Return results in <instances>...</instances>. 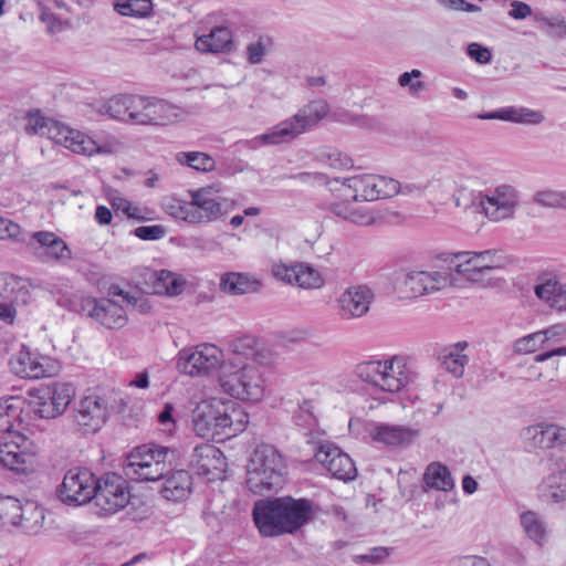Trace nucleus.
I'll list each match as a JSON object with an SVG mask.
<instances>
[{
    "mask_svg": "<svg viewBox=\"0 0 566 566\" xmlns=\"http://www.w3.org/2000/svg\"><path fill=\"white\" fill-rule=\"evenodd\" d=\"M249 416L241 406L219 398L203 400L192 412L196 434L207 440L222 441L243 432Z\"/></svg>",
    "mask_w": 566,
    "mask_h": 566,
    "instance_id": "f03ea898",
    "label": "nucleus"
},
{
    "mask_svg": "<svg viewBox=\"0 0 566 566\" xmlns=\"http://www.w3.org/2000/svg\"><path fill=\"white\" fill-rule=\"evenodd\" d=\"M355 375L368 385L369 410L386 405L389 391V360H370L358 364Z\"/></svg>",
    "mask_w": 566,
    "mask_h": 566,
    "instance_id": "9b49d317",
    "label": "nucleus"
},
{
    "mask_svg": "<svg viewBox=\"0 0 566 566\" xmlns=\"http://www.w3.org/2000/svg\"><path fill=\"white\" fill-rule=\"evenodd\" d=\"M328 104L324 99H315L304 105L297 113L256 136L251 143L261 145H281L291 143L300 135L315 127L328 114Z\"/></svg>",
    "mask_w": 566,
    "mask_h": 566,
    "instance_id": "20e7f679",
    "label": "nucleus"
},
{
    "mask_svg": "<svg viewBox=\"0 0 566 566\" xmlns=\"http://www.w3.org/2000/svg\"><path fill=\"white\" fill-rule=\"evenodd\" d=\"M321 159L333 168L342 169L352 166V159L337 149H328L321 153Z\"/></svg>",
    "mask_w": 566,
    "mask_h": 566,
    "instance_id": "4d7b16f0",
    "label": "nucleus"
},
{
    "mask_svg": "<svg viewBox=\"0 0 566 566\" xmlns=\"http://www.w3.org/2000/svg\"><path fill=\"white\" fill-rule=\"evenodd\" d=\"M274 45L270 35L262 34L256 40L250 42L245 48V59L252 65L261 64L265 56L272 51Z\"/></svg>",
    "mask_w": 566,
    "mask_h": 566,
    "instance_id": "de8ad7c7",
    "label": "nucleus"
},
{
    "mask_svg": "<svg viewBox=\"0 0 566 566\" xmlns=\"http://www.w3.org/2000/svg\"><path fill=\"white\" fill-rule=\"evenodd\" d=\"M25 130L31 135L46 137L55 144L70 149L72 153L84 156H93L95 154L111 155L122 148V143L115 137H108L102 144H97L85 133L42 116L39 113L29 114Z\"/></svg>",
    "mask_w": 566,
    "mask_h": 566,
    "instance_id": "7ed1b4c3",
    "label": "nucleus"
},
{
    "mask_svg": "<svg viewBox=\"0 0 566 566\" xmlns=\"http://www.w3.org/2000/svg\"><path fill=\"white\" fill-rule=\"evenodd\" d=\"M468 54L479 63H488L491 60V52L489 49L480 45L479 43H471L468 46Z\"/></svg>",
    "mask_w": 566,
    "mask_h": 566,
    "instance_id": "69168bd1",
    "label": "nucleus"
},
{
    "mask_svg": "<svg viewBox=\"0 0 566 566\" xmlns=\"http://www.w3.org/2000/svg\"><path fill=\"white\" fill-rule=\"evenodd\" d=\"M185 116L186 112L176 104L157 97L139 95L138 114H135V124L166 126L184 119Z\"/></svg>",
    "mask_w": 566,
    "mask_h": 566,
    "instance_id": "f8f14e48",
    "label": "nucleus"
},
{
    "mask_svg": "<svg viewBox=\"0 0 566 566\" xmlns=\"http://www.w3.org/2000/svg\"><path fill=\"white\" fill-rule=\"evenodd\" d=\"M285 460L276 447L259 444L247 467V486L254 494L273 491L283 484Z\"/></svg>",
    "mask_w": 566,
    "mask_h": 566,
    "instance_id": "39448f33",
    "label": "nucleus"
},
{
    "mask_svg": "<svg viewBox=\"0 0 566 566\" xmlns=\"http://www.w3.org/2000/svg\"><path fill=\"white\" fill-rule=\"evenodd\" d=\"M525 436L535 448L553 449L566 446V428L555 423H539L526 428Z\"/></svg>",
    "mask_w": 566,
    "mask_h": 566,
    "instance_id": "bb28decb",
    "label": "nucleus"
},
{
    "mask_svg": "<svg viewBox=\"0 0 566 566\" xmlns=\"http://www.w3.org/2000/svg\"><path fill=\"white\" fill-rule=\"evenodd\" d=\"M421 74L422 73H402V75L399 77V84L403 87L410 86V91L413 94H417L424 87L423 82L420 81Z\"/></svg>",
    "mask_w": 566,
    "mask_h": 566,
    "instance_id": "680f3d73",
    "label": "nucleus"
},
{
    "mask_svg": "<svg viewBox=\"0 0 566 566\" xmlns=\"http://www.w3.org/2000/svg\"><path fill=\"white\" fill-rule=\"evenodd\" d=\"M271 274L280 282L301 289H318L324 282L317 270L308 264L298 262H275L271 266Z\"/></svg>",
    "mask_w": 566,
    "mask_h": 566,
    "instance_id": "6ab92c4d",
    "label": "nucleus"
},
{
    "mask_svg": "<svg viewBox=\"0 0 566 566\" xmlns=\"http://www.w3.org/2000/svg\"><path fill=\"white\" fill-rule=\"evenodd\" d=\"M373 298L374 293L368 286H349L337 300L340 316L345 319L364 316L369 311Z\"/></svg>",
    "mask_w": 566,
    "mask_h": 566,
    "instance_id": "4be33fe9",
    "label": "nucleus"
},
{
    "mask_svg": "<svg viewBox=\"0 0 566 566\" xmlns=\"http://www.w3.org/2000/svg\"><path fill=\"white\" fill-rule=\"evenodd\" d=\"M134 234L140 240L155 241L165 237L166 228L161 224L142 226L134 230Z\"/></svg>",
    "mask_w": 566,
    "mask_h": 566,
    "instance_id": "13d9d810",
    "label": "nucleus"
},
{
    "mask_svg": "<svg viewBox=\"0 0 566 566\" xmlns=\"http://www.w3.org/2000/svg\"><path fill=\"white\" fill-rule=\"evenodd\" d=\"M20 226L9 219L0 217V240L15 238L20 233Z\"/></svg>",
    "mask_w": 566,
    "mask_h": 566,
    "instance_id": "338daca9",
    "label": "nucleus"
},
{
    "mask_svg": "<svg viewBox=\"0 0 566 566\" xmlns=\"http://www.w3.org/2000/svg\"><path fill=\"white\" fill-rule=\"evenodd\" d=\"M189 202H177L176 218L189 223L214 221L227 214L235 207V201L224 198L214 186L203 187L190 192Z\"/></svg>",
    "mask_w": 566,
    "mask_h": 566,
    "instance_id": "423d86ee",
    "label": "nucleus"
},
{
    "mask_svg": "<svg viewBox=\"0 0 566 566\" xmlns=\"http://www.w3.org/2000/svg\"><path fill=\"white\" fill-rule=\"evenodd\" d=\"M28 399H24V408L29 413H34L39 418L53 419L60 416L56 406L51 400L49 388L41 386L28 390Z\"/></svg>",
    "mask_w": 566,
    "mask_h": 566,
    "instance_id": "473e14b6",
    "label": "nucleus"
},
{
    "mask_svg": "<svg viewBox=\"0 0 566 566\" xmlns=\"http://www.w3.org/2000/svg\"><path fill=\"white\" fill-rule=\"evenodd\" d=\"M175 159L179 165L190 167L197 171L208 172L216 168V160L202 151H179Z\"/></svg>",
    "mask_w": 566,
    "mask_h": 566,
    "instance_id": "49530a36",
    "label": "nucleus"
},
{
    "mask_svg": "<svg viewBox=\"0 0 566 566\" xmlns=\"http://www.w3.org/2000/svg\"><path fill=\"white\" fill-rule=\"evenodd\" d=\"M169 450L156 444H143L135 448L126 458L123 469L125 475L134 481H156L164 476Z\"/></svg>",
    "mask_w": 566,
    "mask_h": 566,
    "instance_id": "6e6552de",
    "label": "nucleus"
},
{
    "mask_svg": "<svg viewBox=\"0 0 566 566\" xmlns=\"http://www.w3.org/2000/svg\"><path fill=\"white\" fill-rule=\"evenodd\" d=\"M22 503L23 502L12 496L0 497V523L2 525L14 526Z\"/></svg>",
    "mask_w": 566,
    "mask_h": 566,
    "instance_id": "603ef678",
    "label": "nucleus"
},
{
    "mask_svg": "<svg viewBox=\"0 0 566 566\" xmlns=\"http://www.w3.org/2000/svg\"><path fill=\"white\" fill-rule=\"evenodd\" d=\"M293 420L295 424L302 428H312L316 424V417L314 413L313 401L305 399L298 405L297 410L294 411Z\"/></svg>",
    "mask_w": 566,
    "mask_h": 566,
    "instance_id": "5fc2aeb1",
    "label": "nucleus"
},
{
    "mask_svg": "<svg viewBox=\"0 0 566 566\" xmlns=\"http://www.w3.org/2000/svg\"><path fill=\"white\" fill-rule=\"evenodd\" d=\"M139 95H117L108 99L99 108V113L124 123L135 124V114H138Z\"/></svg>",
    "mask_w": 566,
    "mask_h": 566,
    "instance_id": "c756f323",
    "label": "nucleus"
},
{
    "mask_svg": "<svg viewBox=\"0 0 566 566\" xmlns=\"http://www.w3.org/2000/svg\"><path fill=\"white\" fill-rule=\"evenodd\" d=\"M542 497L549 503L566 501V469L548 474L541 485Z\"/></svg>",
    "mask_w": 566,
    "mask_h": 566,
    "instance_id": "ea45409f",
    "label": "nucleus"
},
{
    "mask_svg": "<svg viewBox=\"0 0 566 566\" xmlns=\"http://www.w3.org/2000/svg\"><path fill=\"white\" fill-rule=\"evenodd\" d=\"M520 520L526 536L539 547L544 546L547 541V528L539 515L527 511L521 514Z\"/></svg>",
    "mask_w": 566,
    "mask_h": 566,
    "instance_id": "a18cd8bd",
    "label": "nucleus"
},
{
    "mask_svg": "<svg viewBox=\"0 0 566 566\" xmlns=\"http://www.w3.org/2000/svg\"><path fill=\"white\" fill-rule=\"evenodd\" d=\"M108 408L104 398L92 395L83 398L76 409L75 421L86 431L95 432L106 421Z\"/></svg>",
    "mask_w": 566,
    "mask_h": 566,
    "instance_id": "b1692460",
    "label": "nucleus"
},
{
    "mask_svg": "<svg viewBox=\"0 0 566 566\" xmlns=\"http://www.w3.org/2000/svg\"><path fill=\"white\" fill-rule=\"evenodd\" d=\"M151 279L154 293L169 296L180 294L186 284V281L180 275L168 270L155 271Z\"/></svg>",
    "mask_w": 566,
    "mask_h": 566,
    "instance_id": "79ce46f5",
    "label": "nucleus"
},
{
    "mask_svg": "<svg viewBox=\"0 0 566 566\" xmlns=\"http://www.w3.org/2000/svg\"><path fill=\"white\" fill-rule=\"evenodd\" d=\"M192 491V476L186 470L172 472L165 481L163 496L169 501H182Z\"/></svg>",
    "mask_w": 566,
    "mask_h": 566,
    "instance_id": "e433bc0d",
    "label": "nucleus"
},
{
    "mask_svg": "<svg viewBox=\"0 0 566 566\" xmlns=\"http://www.w3.org/2000/svg\"><path fill=\"white\" fill-rule=\"evenodd\" d=\"M130 499L127 482L116 473H107L96 482L93 500L101 512L113 514L124 509Z\"/></svg>",
    "mask_w": 566,
    "mask_h": 566,
    "instance_id": "dca6fc26",
    "label": "nucleus"
},
{
    "mask_svg": "<svg viewBox=\"0 0 566 566\" xmlns=\"http://www.w3.org/2000/svg\"><path fill=\"white\" fill-rule=\"evenodd\" d=\"M0 297L11 304L23 303L29 300L28 282L19 276L8 273L0 274Z\"/></svg>",
    "mask_w": 566,
    "mask_h": 566,
    "instance_id": "4c0bfd02",
    "label": "nucleus"
},
{
    "mask_svg": "<svg viewBox=\"0 0 566 566\" xmlns=\"http://www.w3.org/2000/svg\"><path fill=\"white\" fill-rule=\"evenodd\" d=\"M24 399L10 396L0 399V432L17 433V439L24 442L20 431L23 429L22 413Z\"/></svg>",
    "mask_w": 566,
    "mask_h": 566,
    "instance_id": "393cba45",
    "label": "nucleus"
},
{
    "mask_svg": "<svg viewBox=\"0 0 566 566\" xmlns=\"http://www.w3.org/2000/svg\"><path fill=\"white\" fill-rule=\"evenodd\" d=\"M439 3L454 11L478 12L481 10L480 7L469 3L465 0H439Z\"/></svg>",
    "mask_w": 566,
    "mask_h": 566,
    "instance_id": "0e129e2a",
    "label": "nucleus"
},
{
    "mask_svg": "<svg viewBox=\"0 0 566 566\" xmlns=\"http://www.w3.org/2000/svg\"><path fill=\"white\" fill-rule=\"evenodd\" d=\"M451 269L457 277L463 276L470 282H481L491 270L501 268L505 261L504 254L499 249L484 251H464L450 256Z\"/></svg>",
    "mask_w": 566,
    "mask_h": 566,
    "instance_id": "9d476101",
    "label": "nucleus"
},
{
    "mask_svg": "<svg viewBox=\"0 0 566 566\" xmlns=\"http://www.w3.org/2000/svg\"><path fill=\"white\" fill-rule=\"evenodd\" d=\"M111 298L120 297V304H124L125 307H135L138 304L137 297L130 294L127 291H124L118 285H111L108 287V296Z\"/></svg>",
    "mask_w": 566,
    "mask_h": 566,
    "instance_id": "bf43d9fd",
    "label": "nucleus"
},
{
    "mask_svg": "<svg viewBox=\"0 0 566 566\" xmlns=\"http://www.w3.org/2000/svg\"><path fill=\"white\" fill-rule=\"evenodd\" d=\"M388 554L389 553L387 547H374L367 554L356 555L354 560L356 563L367 562L370 564H378L379 562L384 560Z\"/></svg>",
    "mask_w": 566,
    "mask_h": 566,
    "instance_id": "052dcab7",
    "label": "nucleus"
},
{
    "mask_svg": "<svg viewBox=\"0 0 566 566\" xmlns=\"http://www.w3.org/2000/svg\"><path fill=\"white\" fill-rule=\"evenodd\" d=\"M313 504L307 499L283 496L254 504L253 518L263 536L293 534L311 518Z\"/></svg>",
    "mask_w": 566,
    "mask_h": 566,
    "instance_id": "f257e3e1",
    "label": "nucleus"
},
{
    "mask_svg": "<svg viewBox=\"0 0 566 566\" xmlns=\"http://www.w3.org/2000/svg\"><path fill=\"white\" fill-rule=\"evenodd\" d=\"M480 205L491 221L513 219L520 206V192L515 187L503 184L482 195Z\"/></svg>",
    "mask_w": 566,
    "mask_h": 566,
    "instance_id": "2eb2a0df",
    "label": "nucleus"
},
{
    "mask_svg": "<svg viewBox=\"0 0 566 566\" xmlns=\"http://www.w3.org/2000/svg\"><path fill=\"white\" fill-rule=\"evenodd\" d=\"M228 365L224 361L223 352L216 345L203 343L193 347L184 348L177 358L178 369L191 377L210 376Z\"/></svg>",
    "mask_w": 566,
    "mask_h": 566,
    "instance_id": "1a4fd4ad",
    "label": "nucleus"
},
{
    "mask_svg": "<svg viewBox=\"0 0 566 566\" xmlns=\"http://www.w3.org/2000/svg\"><path fill=\"white\" fill-rule=\"evenodd\" d=\"M45 510L34 501H24L19 510L14 526L27 534H38L42 531Z\"/></svg>",
    "mask_w": 566,
    "mask_h": 566,
    "instance_id": "f704fd0d",
    "label": "nucleus"
},
{
    "mask_svg": "<svg viewBox=\"0 0 566 566\" xmlns=\"http://www.w3.org/2000/svg\"><path fill=\"white\" fill-rule=\"evenodd\" d=\"M81 306L86 316L108 329H120L128 322L127 312L129 308L115 298L86 297L82 300Z\"/></svg>",
    "mask_w": 566,
    "mask_h": 566,
    "instance_id": "4468645a",
    "label": "nucleus"
},
{
    "mask_svg": "<svg viewBox=\"0 0 566 566\" xmlns=\"http://www.w3.org/2000/svg\"><path fill=\"white\" fill-rule=\"evenodd\" d=\"M340 184V196L346 201H374L386 197L388 188L385 177L370 174L344 178Z\"/></svg>",
    "mask_w": 566,
    "mask_h": 566,
    "instance_id": "f3484780",
    "label": "nucleus"
},
{
    "mask_svg": "<svg viewBox=\"0 0 566 566\" xmlns=\"http://www.w3.org/2000/svg\"><path fill=\"white\" fill-rule=\"evenodd\" d=\"M0 464L17 473L34 472L39 465L34 452L22 449L18 441H6L0 444Z\"/></svg>",
    "mask_w": 566,
    "mask_h": 566,
    "instance_id": "5701e85b",
    "label": "nucleus"
},
{
    "mask_svg": "<svg viewBox=\"0 0 566 566\" xmlns=\"http://www.w3.org/2000/svg\"><path fill=\"white\" fill-rule=\"evenodd\" d=\"M428 185L422 182H409V181H398L391 178V197L402 196V197H420L427 189Z\"/></svg>",
    "mask_w": 566,
    "mask_h": 566,
    "instance_id": "864d4df0",
    "label": "nucleus"
},
{
    "mask_svg": "<svg viewBox=\"0 0 566 566\" xmlns=\"http://www.w3.org/2000/svg\"><path fill=\"white\" fill-rule=\"evenodd\" d=\"M446 266L431 271H417L420 281L421 296L438 292L448 286H459V279L451 269L450 256L444 260Z\"/></svg>",
    "mask_w": 566,
    "mask_h": 566,
    "instance_id": "a878e982",
    "label": "nucleus"
},
{
    "mask_svg": "<svg viewBox=\"0 0 566 566\" xmlns=\"http://www.w3.org/2000/svg\"><path fill=\"white\" fill-rule=\"evenodd\" d=\"M191 465L200 475L209 480L221 479L226 472L227 461L223 453L213 444L202 443L195 448Z\"/></svg>",
    "mask_w": 566,
    "mask_h": 566,
    "instance_id": "412c9836",
    "label": "nucleus"
},
{
    "mask_svg": "<svg viewBox=\"0 0 566 566\" xmlns=\"http://www.w3.org/2000/svg\"><path fill=\"white\" fill-rule=\"evenodd\" d=\"M423 481L427 486L438 491L449 492L454 488L450 470L440 462H432L427 467Z\"/></svg>",
    "mask_w": 566,
    "mask_h": 566,
    "instance_id": "37998d69",
    "label": "nucleus"
},
{
    "mask_svg": "<svg viewBox=\"0 0 566 566\" xmlns=\"http://www.w3.org/2000/svg\"><path fill=\"white\" fill-rule=\"evenodd\" d=\"M233 44L232 31L224 25L212 28L209 33L199 35L196 49L202 53H221L230 51Z\"/></svg>",
    "mask_w": 566,
    "mask_h": 566,
    "instance_id": "7c9ffc66",
    "label": "nucleus"
},
{
    "mask_svg": "<svg viewBox=\"0 0 566 566\" xmlns=\"http://www.w3.org/2000/svg\"><path fill=\"white\" fill-rule=\"evenodd\" d=\"M476 117L480 119H500L524 125H539L545 120L543 112L523 106H506L493 112L481 113Z\"/></svg>",
    "mask_w": 566,
    "mask_h": 566,
    "instance_id": "c85d7f7f",
    "label": "nucleus"
},
{
    "mask_svg": "<svg viewBox=\"0 0 566 566\" xmlns=\"http://www.w3.org/2000/svg\"><path fill=\"white\" fill-rule=\"evenodd\" d=\"M12 371L21 378L39 379L53 376L55 364L46 356L21 349L11 360Z\"/></svg>",
    "mask_w": 566,
    "mask_h": 566,
    "instance_id": "aec40b11",
    "label": "nucleus"
},
{
    "mask_svg": "<svg viewBox=\"0 0 566 566\" xmlns=\"http://www.w3.org/2000/svg\"><path fill=\"white\" fill-rule=\"evenodd\" d=\"M512 10L509 12V15L513 19L522 20L526 19L532 14L531 7L522 1H513L512 2Z\"/></svg>",
    "mask_w": 566,
    "mask_h": 566,
    "instance_id": "774afa93",
    "label": "nucleus"
},
{
    "mask_svg": "<svg viewBox=\"0 0 566 566\" xmlns=\"http://www.w3.org/2000/svg\"><path fill=\"white\" fill-rule=\"evenodd\" d=\"M32 238L42 249L41 256L48 261L66 262L72 258L67 244L53 232L38 231L32 234Z\"/></svg>",
    "mask_w": 566,
    "mask_h": 566,
    "instance_id": "2f4dec72",
    "label": "nucleus"
},
{
    "mask_svg": "<svg viewBox=\"0 0 566 566\" xmlns=\"http://www.w3.org/2000/svg\"><path fill=\"white\" fill-rule=\"evenodd\" d=\"M468 347L467 342H459L449 348H446L441 355L442 366L454 377L460 378L464 374V367L469 363V357L463 354Z\"/></svg>",
    "mask_w": 566,
    "mask_h": 566,
    "instance_id": "a19ab883",
    "label": "nucleus"
},
{
    "mask_svg": "<svg viewBox=\"0 0 566 566\" xmlns=\"http://www.w3.org/2000/svg\"><path fill=\"white\" fill-rule=\"evenodd\" d=\"M533 201L537 206L551 209H566V191L545 188L536 191Z\"/></svg>",
    "mask_w": 566,
    "mask_h": 566,
    "instance_id": "09e8293b",
    "label": "nucleus"
},
{
    "mask_svg": "<svg viewBox=\"0 0 566 566\" xmlns=\"http://www.w3.org/2000/svg\"><path fill=\"white\" fill-rule=\"evenodd\" d=\"M96 482L94 474L87 469H71L57 488V496L69 505L86 504L93 500Z\"/></svg>",
    "mask_w": 566,
    "mask_h": 566,
    "instance_id": "ddd939ff",
    "label": "nucleus"
},
{
    "mask_svg": "<svg viewBox=\"0 0 566 566\" xmlns=\"http://www.w3.org/2000/svg\"><path fill=\"white\" fill-rule=\"evenodd\" d=\"M40 20L46 23L48 31L52 34L62 30L61 20L45 7H41Z\"/></svg>",
    "mask_w": 566,
    "mask_h": 566,
    "instance_id": "e2e57ef3",
    "label": "nucleus"
},
{
    "mask_svg": "<svg viewBox=\"0 0 566 566\" xmlns=\"http://www.w3.org/2000/svg\"><path fill=\"white\" fill-rule=\"evenodd\" d=\"M534 292L551 308L558 312L566 311V283L562 284L555 279H546L535 286Z\"/></svg>",
    "mask_w": 566,
    "mask_h": 566,
    "instance_id": "c9c22d12",
    "label": "nucleus"
},
{
    "mask_svg": "<svg viewBox=\"0 0 566 566\" xmlns=\"http://www.w3.org/2000/svg\"><path fill=\"white\" fill-rule=\"evenodd\" d=\"M418 437V429L405 426H391V447H408L413 443Z\"/></svg>",
    "mask_w": 566,
    "mask_h": 566,
    "instance_id": "6e6d98bb",
    "label": "nucleus"
},
{
    "mask_svg": "<svg viewBox=\"0 0 566 566\" xmlns=\"http://www.w3.org/2000/svg\"><path fill=\"white\" fill-rule=\"evenodd\" d=\"M222 392L244 401H259L264 395V379L254 365L238 367L231 363L222 367L218 378Z\"/></svg>",
    "mask_w": 566,
    "mask_h": 566,
    "instance_id": "0eeeda50",
    "label": "nucleus"
},
{
    "mask_svg": "<svg viewBox=\"0 0 566 566\" xmlns=\"http://www.w3.org/2000/svg\"><path fill=\"white\" fill-rule=\"evenodd\" d=\"M547 348L541 332H535L515 340L514 352L516 354H531L538 349Z\"/></svg>",
    "mask_w": 566,
    "mask_h": 566,
    "instance_id": "3c124183",
    "label": "nucleus"
},
{
    "mask_svg": "<svg viewBox=\"0 0 566 566\" xmlns=\"http://www.w3.org/2000/svg\"><path fill=\"white\" fill-rule=\"evenodd\" d=\"M417 271L396 270L391 277V294L398 300H411L421 296Z\"/></svg>",
    "mask_w": 566,
    "mask_h": 566,
    "instance_id": "72a5a7b5",
    "label": "nucleus"
},
{
    "mask_svg": "<svg viewBox=\"0 0 566 566\" xmlns=\"http://www.w3.org/2000/svg\"><path fill=\"white\" fill-rule=\"evenodd\" d=\"M352 432L363 430V439L374 443L387 446L389 443V426L376 421L352 420L349 422Z\"/></svg>",
    "mask_w": 566,
    "mask_h": 566,
    "instance_id": "c03bdc74",
    "label": "nucleus"
},
{
    "mask_svg": "<svg viewBox=\"0 0 566 566\" xmlns=\"http://www.w3.org/2000/svg\"><path fill=\"white\" fill-rule=\"evenodd\" d=\"M417 380V373L407 355L391 356V394L402 392L411 399L410 388Z\"/></svg>",
    "mask_w": 566,
    "mask_h": 566,
    "instance_id": "cd10ccee",
    "label": "nucleus"
},
{
    "mask_svg": "<svg viewBox=\"0 0 566 566\" xmlns=\"http://www.w3.org/2000/svg\"><path fill=\"white\" fill-rule=\"evenodd\" d=\"M314 458L335 479L346 482L357 476V468L353 459L333 443L325 442L316 447Z\"/></svg>",
    "mask_w": 566,
    "mask_h": 566,
    "instance_id": "a211bd4d",
    "label": "nucleus"
},
{
    "mask_svg": "<svg viewBox=\"0 0 566 566\" xmlns=\"http://www.w3.org/2000/svg\"><path fill=\"white\" fill-rule=\"evenodd\" d=\"M44 387L49 388L51 400H53L56 410L62 415L74 397V387L71 384H54Z\"/></svg>",
    "mask_w": 566,
    "mask_h": 566,
    "instance_id": "8fccbe9b",
    "label": "nucleus"
},
{
    "mask_svg": "<svg viewBox=\"0 0 566 566\" xmlns=\"http://www.w3.org/2000/svg\"><path fill=\"white\" fill-rule=\"evenodd\" d=\"M220 290L230 295H242L256 292L261 283L249 275L237 272L222 274L220 279Z\"/></svg>",
    "mask_w": 566,
    "mask_h": 566,
    "instance_id": "58836bf2",
    "label": "nucleus"
}]
</instances>
